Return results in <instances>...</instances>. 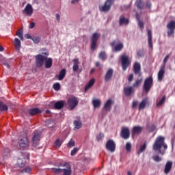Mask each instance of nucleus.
Masks as SVG:
<instances>
[{
  "label": "nucleus",
  "instance_id": "1",
  "mask_svg": "<svg viewBox=\"0 0 175 175\" xmlns=\"http://www.w3.org/2000/svg\"><path fill=\"white\" fill-rule=\"evenodd\" d=\"M162 147H163L165 150L167 148V145L165 144V137L159 136L154 142L152 148L154 151H159V154H163V152L161 150Z\"/></svg>",
  "mask_w": 175,
  "mask_h": 175
},
{
  "label": "nucleus",
  "instance_id": "2",
  "mask_svg": "<svg viewBox=\"0 0 175 175\" xmlns=\"http://www.w3.org/2000/svg\"><path fill=\"white\" fill-rule=\"evenodd\" d=\"M18 144L21 148L27 149L29 147V140L27 133L23 132L18 138Z\"/></svg>",
  "mask_w": 175,
  "mask_h": 175
},
{
  "label": "nucleus",
  "instance_id": "3",
  "mask_svg": "<svg viewBox=\"0 0 175 175\" xmlns=\"http://www.w3.org/2000/svg\"><path fill=\"white\" fill-rule=\"evenodd\" d=\"M100 37V35H99V33L97 32L94 33L92 36L90 44V49L92 51H95L96 49V46H98V40H99Z\"/></svg>",
  "mask_w": 175,
  "mask_h": 175
},
{
  "label": "nucleus",
  "instance_id": "4",
  "mask_svg": "<svg viewBox=\"0 0 175 175\" xmlns=\"http://www.w3.org/2000/svg\"><path fill=\"white\" fill-rule=\"evenodd\" d=\"M114 0H107L103 5L99 6L100 12L107 13L111 9Z\"/></svg>",
  "mask_w": 175,
  "mask_h": 175
},
{
  "label": "nucleus",
  "instance_id": "5",
  "mask_svg": "<svg viewBox=\"0 0 175 175\" xmlns=\"http://www.w3.org/2000/svg\"><path fill=\"white\" fill-rule=\"evenodd\" d=\"M152 85H153L152 76H150L145 79L144 85H143V90L145 91L146 93H148L150 90Z\"/></svg>",
  "mask_w": 175,
  "mask_h": 175
},
{
  "label": "nucleus",
  "instance_id": "6",
  "mask_svg": "<svg viewBox=\"0 0 175 175\" xmlns=\"http://www.w3.org/2000/svg\"><path fill=\"white\" fill-rule=\"evenodd\" d=\"M36 65L37 68H42L44 64V61H46V56L39 54L36 55Z\"/></svg>",
  "mask_w": 175,
  "mask_h": 175
},
{
  "label": "nucleus",
  "instance_id": "7",
  "mask_svg": "<svg viewBox=\"0 0 175 175\" xmlns=\"http://www.w3.org/2000/svg\"><path fill=\"white\" fill-rule=\"evenodd\" d=\"M111 46L113 48L114 52H120L124 48L122 42H120L119 40H114L111 43Z\"/></svg>",
  "mask_w": 175,
  "mask_h": 175
},
{
  "label": "nucleus",
  "instance_id": "8",
  "mask_svg": "<svg viewBox=\"0 0 175 175\" xmlns=\"http://www.w3.org/2000/svg\"><path fill=\"white\" fill-rule=\"evenodd\" d=\"M121 64L123 71H126L129 65L131 64V62L129 60V56L123 55L121 57Z\"/></svg>",
  "mask_w": 175,
  "mask_h": 175
},
{
  "label": "nucleus",
  "instance_id": "9",
  "mask_svg": "<svg viewBox=\"0 0 175 175\" xmlns=\"http://www.w3.org/2000/svg\"><path fill=\"white\" fill-rule=\"evenodd\" d=\"M68 105L69 107L71 109V110H73L77 105H79V99L76 98L75 96H71L68 99Z\"/></svg>",
  "mask_w": 175,
  "mask_h": 175
},
{
  "label": "nucleus",
  "instance_id": "10",
  "mask_svg": "<svg viewBox=\"0 0 175 175\" xmlns=\"http://www.w3.org/2000/svg\"><path fill=\"white\" fill-rule=\"evenodd\" d=\"M32 142L34 147H38V146H39V142H40V131L38 130L34 131Z\"/></svg>",
  "mask_w": 175,
  "mask_h": 175
},
{
  "label": "nucleus",
  "instance_id": "11",
  "mask_svg": "<svg viewBox=\"0 0 175 175\" xmlns=\"http://www.w3.org/2000/svg\"><path fill=\"white\" fill-rule=\"evenodd\" d=\"M167 37L170 38L174 33L175 30V21H171L167 25Z\"/></svg>",
  "mask_w": 175,
  "mask_h": 175
},
{
  "label": "nucleus",
  "instance_id": "12",
  "mask_svg": "<svg viewBox=\"0 0 175 175\" xmlns=\"http://www.w3.org/2000/svg\"><path fill=\"white\" fill-rule=\"evenodd\" d=\"M130 129L129 127L124 126L120 132V137L124 139H128L130 137Z\"/></svg>",
  "mask_w": 175,
  "mask_h": 175
},
{
  "label": "nucleus",
  "instance_id": "13",
  "mask_svg": "<svg viewBox=\"0 0 175 175\" xmlns=\"http://www.w3.org/2000/svg\"><path fill=\"white\" fill-rule=\"evenodd\" d=\"M107 150L113 152L116 150V144L113 139H109L105 145Z\"/></svg>",
  "mask_w": 175,
  "mask_h": 175
},
{
  "label": "nucleus",
  "instance_id": "14",
  "mask_svg": "<svg viewBox=\"0 0 175 175\" xmlns=\"http://www.w3.org/2000/svg\"><path fill=\"white\" fill-rule=\"evenodd\" d=\"M61 175H72V167L69 163H66L64 165V168L62 169Z\"/></svg>",
  "mask_w": 175,
  "mask_h": 175
},
{
  "label": "nucleus",
  "instance_id": "15",
  "mask_svg": "<svg viewBox=\"0 0 175 175\" xmlns=\"http://www.w3.org/2000/svg\"><path fill=\"white\" fill-rule=\"evenodd\" d=\"M23 14L31 17V16H32V14L33 13V8H32V5L28 3L25 9L23 10Z\"/></svg>",
  "mask_w": 175,
  "mask_h": 175
},
{
  "label": "nucleus",
  "instance_id": "16",
  "mask_svg": "<svg viewBox=\"0 0 175 175\" xmlns=\"http://www.w3.org/2000/svg\"><path fill=\"white\" fill-rule=\"evenodd\" d=\"M133 72L135 75H138V77L142 76L141 72V65L139 62H135L133 67Z\"/></svg>",
  "mask_w": 175,
  "mask_h": 175
},
{
  "label": "nucleus",
  "instance_id": "17",
  "mask_svg": "<svg viewBox=\"0 0 175 175\" xmlns=\"http://www.w3.org/2000/svg\"><path fill=\"white\" fill-rule=\"evenodd\" d=\"M113 104V101L111 98H109L105 103L103 109L105 110L107 112L111 111V105Z\"/></svg>",
  "mask_w": 175,
  "mask_h": 175
},
{
  "label": "nucleus",
  "instance_id": "18",
  "mask_svg": "<svg viewBox=\"0 0 175 175\" xmlns=\"http://www.w3.org/2000/svg\"><path fill=\"white\" fill-rule=\"evenodd\" d=\"M113 70L112 68H109L105 76V82L110 81L111 80V78L113 77Z\"/></svg>",
  "mask_w": 175,
  "mask_h": 175
},
{
  "label": "nucleus",
  "instance_id": "19",
  "mask_svg": "<svg viewBox=\"0 0 175 175\" xmlns=\"http://www.w3.org/2000/svg\"><path fill=\"white\" fill-rule=\"evenodd\" d=\"M165 65L161 66L159 72H158V81H161L165 75Z\"/></svg>",
  "mask_w": 175,
  "mask_h": 175
},
{
  "label": "nucleus",
  "instance_id": "20",
  "mask_svg": "<svg viewBox=\"0 0 175 175\" xmlns=\"http://www.w3.org/2000/svg\"><path fill=\"white\" fill-rule=\"evenodd\" d=\"M172 165L173 163L172 161H167L164 168V173L165 174H168L170 172L172 168Z\"/></svg>",
  "mask_w": 175,
  "mask_h": 175
},
{
  "label": "nucleus",
  "instance_id": "21",
  "mask_svg": "<svg viewBox=\"0 0 175 175\" xmlns=\"http://www.w3.org/2000/svg\"><path fill=\"white\" fill-rule=\"evenodd\" d=\"M30 116H36V114H40L42 113V110L39 108H31L28 110Z\"/></svg>",
  "mask_w": 175,
  "mask_h": 175
},
{
  "label": "nucleus",
  "instance_id": "22",
  "mask_svg": "<svg viewBox=\"0 0 175 175\" xmlns=\"http://www.w3.org/2000/svg\"><path fill=\"white\" fill-rule=\"evenodd\" d=\"M124 92L126 96H130L133 92V88L132 86L124 88Z\"/></svg>",
  "mask_w": 175,
  "mask_h": 175
},
{
  "label": "nucleus",
  "instance_id": "23",
  "mask_svg": "<svg viewBox=\"0 0 175 175\" xmlns=\"http://www.w3.org/2000/svg\"><path fill=\"white\" fill-rule=\"evenodd\" d=\"M142 130H143V127L141 126H133L132 129V135L141 133Z\"/></svg>",
  "mask_w": 175,
  "mask_h": 175
},
{
  "label": "nucleus",
  "instance_id": "24",
  "mask_svg": "<svg viewBox=\"0 0 175 175\" xmlns=\"http://www.w3.org/2000/svg\"><path fill=\"white\" fill-rule=\"evenodd\" d=\"M46 69H50L53 66V59L51 57L47 58L44 60Z\"/></svg>",
  "mask_w": 175,
  "mask_h": 175
},
{
  "label": "nucleus",
  "instance_id": "25",
  "mask_svg": "<svg viewBox=\"0 0 175 175\" xmlns=\"http://www.w3.org/2000/svg\"><path fill=\"white\" fill-rule=\"evenodd\" d=\"M148 46L149 49H152V35L150 29H148Z\"/></svg>",
  "mask_w": 175,
  "mask_h": 175
},
{
  "label": "nucleus",
  "instance_id": "26",
  "mask_svg": "<svg viewBox=\"0 0 175 175\" xmlns=\"http://www.w3.org/2000/svg\"><path fill=\"white\" fill-rule=\"evenodd\" d=\"M64 105H65V102H64V100H60L55 103L54 107L55 109L60 110V109H62Z\"/></svg>",
  "mask_w": 175,
  "mask_h": 175
},
{
  "label": "nucleus",
  "instance_id": "27",
  "mask_svg": "<svg viewBox=\"0 0 175 175\" xmlns=\"http://www.w3.org/2000/svg\"><path fill=\"white\" fill-rule=\"evenodd\" d=\"M148 100L147 98H144L142 102L139 103V110H143L146 107L147 105Z\"/></svg>",
  "mask_w": 175,
  "mask_h": 175
},
{
  "label": "nucleus",
  "instance_id": "28",
  "mask_svg": "<svg viewBox=\"0 0 175 175\" xmlns=\"http://www.w3.org/2000/svg\"><path fill=\"white\" fill-rule=\"evenodd\" d=\"M79 70V59H74L72 70L73 72H77V70Z\"/></svg>",
  "mask_w": 175,
  "mask_h": 175
},
{
  "label": "nucleus",
  "instance_id": "29",
  "mask_svg": "<svg viewBox=\"0 0 175 175\" xmlns=\"http://www.w3.org/2000/svg\"><path fill=\"white\" fill-rule=\"evenodd\" d=\"M66 75V69L63 68L59 74L58 76V80L61 81V80H64V78L65 77V76Z\"/></svg>",
  "mask_w": 175,
  "mask_h": 175
},
{
  "label": "nucleus",
  "instance_id": "30",
  "mask_svg": "<svg viewBox=\"0 0 175 175\" xmlns=\"http://www.w3.org/2000/svg\"><path fill=\"white\" fill-rule=\"evenodd\" d=\"M135 5L139 10H142L144 9V3L142 0H136Z\"/></svg>",
  "mask_w": 175,
  "mask_h": 175
},
{
  "label": "nucleus",
  "instance_id": "31",
  "mask_svg": "<svg viewBox=\"0 0 175 175\" xmlns=\"http://www.w3.org/2000/svg\"><path fill=\"white\" fill-rule=\"evenodd\" d=\"M14 46L16 47V51H18L21 47V42L18 38H15L14 39Z\"/></svg>",
  "mask_w": 175,
  "mask_h": 175
},
{
  "label": "nucleus",
  "instance_id": "32",
  "mask_svg": "<svg viewBox=\"0 0 175 175\" xmlns=\"http://www.w3.org/2000/svg\"><path fill=\"white\" fill-rule=\"evenodd\" d=\"M129 23V21L128 18H126L125 17L122 16L120 18L119 21V24L120 26H122L123 24L127 25Z\"/></svg>",
  "mask_w": 175,
  "mask_h": 175
},
{
  "label": "nucleus",
  "instance_id": "33",
  "mask_svg": "<svg viewBox=\"0 0 175 175\" xmlns=\"http://www.w3.org/2000/svg\"><path fill=\"white\" fill-rule=\"evenodd\" d=\"M93 106L94 108H99L100 107V105L102 103L100 102V100L99 99H94L92 100Z\"/></svg>",
  "mask_w": 175,
  "mask_h": 175
},
{
  "label": "nucleus",
  "instance_id": "34",
  "mask_svg": "<svg viewBox=\"0 0 175 175\" xmlns=\"http://www.w3.org/2000/svg\"><path fill=\"white\" fill-rule=\"evenodd\" d=\"M25 159H18L17 165L19 167H24L25 166Z\"/></svg>",
  "mask_w": 175,
  "mask_h": 175
},
{
  "label": "nucleus",
  "instance_id": "35",
  "mask_svg": "<svg viewBox=\"0 0 175 175\" xmlns=\"http://www.w3.org/2000/svg\"><path fill=\"white\" fill-rule=\"evenodd\" d=\"M146 148V142H144L143 145H141L139 147V150L137 151V154L139 155L142 152H143Z\"/></svg>",
  "mask_w": 175,
  "mask_h": 175
},
{
  "label": "nucleus",
  "instance_id": "36",
  "mask_svg": "<svg viewBox=\"0 0 175 175\" xmlns=\"http://www.w3.org/2000/svg\"><path fill=\"white\" fill-rule=\"evenodd\" d=\"M74 125L76 129H80V128H81V122L80 120H75Z\"/></svg>",
  "mask_w": 175,
  "mask_h": 175
},
{
  "label": "nucleus",
  "instance_id": "37",
  "mask_svg": "<svg viewBox=\"0 0 175 175\" xmlns=\"http://www.w3.org/2000/svg\"><path fill=\"white\" fill-rule=\"evenodd\" d=\"M105 138V134L103 133H100L96 135L97 142H101Z\"/></svg>",
  "mask_w": 175,
  "mask_h": 175
},
{
  "label": "nucleus",
  "instance_id": "38",
  "mask_svg": "<svg viewBox=\"0 0 175 175\" xmlns=\"http://www.w3.org/2000/svg\"><path fill=\"white\" fill-rule=\"evenodd\" d=\"M142 81V79L136 80V81L133 83V88H139V86L140 85Z\"/></svg>",
  "mask_w": 175,
  "mask_h": 175
},
{
  "label": "nucleus",
  "instance_id": "39",
  "mask_svg": "<svg viewBox=\"0 0 175 175\" xmlns=\"http://www.w3.org/2000/svg\"><path fill=\"white\" fill-rule=\"evenodd\" d=\"M0 110L1 111H6L8 110V106L1 101H0Z\"/></svg>",
  "mask_w": 175,
  "mask_h": 175
},
{
  "label": "nucleus",
  "instance_id": "40",
  "mask_svg": "<svg viewBox=\"0 0 175 175\" xmlns=\"http://www.w3.org/2000/svg\"><path fill=\"white\" fill-rule=\"evenodd\" d=\"M94 85H95V79L94 78H92L88 82V89L92 88Z\"/></svg>",
  "mask_w": 175,
  "mask_h": 175
},
{
  "label": "nucleus",
  "instance_id": "41",
  "mask_svg": "<svg viewBox=\"0 0 175 175\" xmlns=\"http://www.w3.org/2000/svg\"><path fill=\"white\" fill-rule=\"evenodd\" d=\"M99 58L103 61H105L107 57L106 56V53L105 51H102L99 54Z\"/></svg>",
  "mask_w": 175,
  "mask_h": 175
},
{
  "label": "nucleus",
  "instance_id": "42",
  "mask_svg": "<svg viewBox=\"0 0 175 175\" xmlns=\"http://www.w3.org/2000/svg\"><path fill=\"white\" fill-rule=\"evenodd\" d=\"M51 170L55 174H59V173H62V169L60 168H52Z\"/></svg>",
  "mask_w": 175,
  "mask_h": 175
},
{
  "label": "nucleus",
  "instance_id": "43",
  "mask_svg": "<svg viewBox=\"0 0 175 175\" xmlns=\"http://www.w3.org/2000/svg\"><path fill=\"white\" fill-rule=\"evenodd\" d=\"M17 36L20 38L21 40H24V37L23 36V31L22 30H18L16 32Z\"/></svg>",
  "mask_w": 175,
  "mask_h": 175
},
{
  "label": "nucleus",
  "instance_id": "44",
  "mask_svg": "<svg viewBox=\"0 0 175 175\" xmlns=\"http://www.w3.org/2000/svg\"><path fill=\"white\" fill-rule=\"evenodd\" d=\"M53 89L55 91H59L61 90V85L58 83H56L53 85Z\"/></svg>",
  "mask_w": 175,
  "mask_h": 175
},
{
  "label": "nucleus",
  "instance_id": "45",
  "mask_svg": "<svg viewBox=\"0 0 175 175\" xmlns=\"http://www.w3.org/2000/svg\"><path fill=\"white\" fill-rule=\"evenodd\" d=\"M165 101V96H163L162 98L159 100V102L157 104V107H161Z\"/></svg>",
  "mask_w": 175,
  "mask_h": 175
},
{
  "label": "nucleus",
  "instance_id": "46",
  "mask_svg": "<svg viewBox=\"0 0 175 175\" xmlns=\"http://www.w3.org/2000/svg\"><path fill=\"white\" fill-rule=\"evenodd\" d=\"M10 153V150L8 148L3 150V155H4V157H8V155H9Z\"/></svg>",
  "mask_w": 175,
  "mask_h": 175
},
{
  "label": "nucleus",
  "instance_id": "47",
  "mask_svg": "<svg viewBox=\"0 0 175 175\" xmlns=\"http://www.w3.org/2000/svg\"><path fill=\"white\" fill-rule=\"evenodd\" d=\"M61 144H62V142L59 139H57L55 142V147L59 148L61 147Z\"/></svg>",
  "mask_w": 175,
  "mask_h": 175
},
{
  "label": "nucleus",
  "instance_id": "48",
  "mask_svg": "<svg viewBox=\"0 0 175 175\" xmlns=\"http://www.w3.org/2000/svg\"><path fill=\"white\" fill-rule=\"evenodd\" d=\"M126 150L127 152H131V144L130 142L126 144Z\"/></svg>",
  "mask_w": 175,
  "mask_h": 175
},
{
  "label": "nucleus",
  "instance_id": "49",
  "mask_svg": "<svg viewBox=\"0 0 175 175\" xmlns=\"http://www.w3.org/2000/svg\"><path fill=\"white\" fill-rule=\"evenodd\" d=\"M138 26L139 27L140 29L142 31L144 28V24L143 21H138Z\"/></svg>",
  "mask_w": 175,
  "mask_h": 175
},
{
  "label": "nucleus",
  "instance_id": "50",
  "mask_svg": "<svg viewBox=\"0 0 175 175\" xmlns=\"http://www.w3.org/2000/svg\"><path fill=\"white\" fill-rule=\"evenodd\" d=\"M73 146H75V141H73V139H70L67 145V147H68V148H70V147Z\"/></svg>",
  "mask_w": 175,
  "mask_h": 175
},
{
  "label": "nucleus",
  "instance_id": "51",
  "mask_svg": "<svg viewBox=\"0 0 175 175\" xmlns=\"http://www.w3.org/2000/svg\"><path fill=\"white\" fill-rule=\"evenodd\" d=\"M152 158L156 162H160L162 160V159L158 155L153 156Z\"/></svg>",
  "mask_w": 175,
  "mask_h": 175
},
{
  "label": "nucleus",
  "instance_id": "52",
  "mask_svg": "<svg viewBox=\"0 0 175 175\" xmlns=\"http://www.w3.org/2000/svg\"><path fill=\"white\" fill-rule=\"evenodd\" d=\"M77 151H79V148H74V149L71 151L72 157H73V155H76V154H77Z\"/></svg>",
  "mask_w": 175,
  "mask_h": 175
},
{
  "label": "nucleus",
  "instance_id": "53",
  "mask_svg": "<svg viewBox=\"0 0 175 175\" xmlns=\"http://www.w3.org/2000/svg\"><path fill=\"white\" fill-rule=\"evenodd\" d=\"M31 40L35 43H39L40 42V38L39 37H34V38H31Z\"/></svg>",
  "mask_w": 175,
  "mask_h": 175
},
{
  "label": "nucleus",
  "instance_id": "54",
  "mask_svg": "<svg viewBox=\"0 0 175 175\" xmlns=\"http://www.w3.org/2000/svg\"><path fill=\"white\" fill-rule=\"evenodd\" d=\"M146 7L148 8V10H150L152 4L150 3V0H146Z\"/></svg>",
  "mask_w": 175,
  "mask_h": 175
},
{
  "label": "nucleus",
  "instance_id": "55",
  "mask_svg": "<svg viewBox=\"0 0 175 175\" xmlns=\"http://www.w3.org/2000/svg\"><path fill=\"white\" fill-rule=\"evenodd\" d=\"M169 57H170V55H167L165 57L164 59H163V66H165V65H166V63H167V62Z\"/></svg>",
  "mask_w": 175,
  "mask_h": 175
},
{
  "label": "nucleus",
  "instance_id": "56",
  "mask_svg": "<svg viewBox=\"0 0 175 175\" xmlns=\"http://www.w3.org/2000/svg\"><path fill=\"white\" fill-rule=\"evenodd\" d=\"M138 105V102L137 100H133L132 104V108L135 109Z\"/></svg>",
  "mask_w": 175,
  "mask_h": 175
},
{
  "label": "nucleus",
  "instance_id": "57",
  "mask_svg": "<svg viewBox=\"0 0 175 175\" xmlns=\"http://www.w3.org/2000/svg\"><path fill=\"white\" fill-rule=\"evenodd\" d=\"M133 79V74L131 73L129 75V77H128V81L129 82H131Z\"/></svg>",
  "mask_w": 175,
  "mask_h": 175
},
{
  "label": "nucleus",
  "instance_id": "58",
  "mask_svg": "<svg viewBox=\"0 0 175 175\" xmlns=\"http://www.w3.org/2000/svg\"><path fill=\"white\" fill-rule=\"evenodd\" d=\"M22 172H25V173H29L31 172V167H27L25 170H23Z\"/></svg>",
  "mask_w": 175,
  "mask_h": 175
},
{
  "label": "nucleus",
  "instance_id": "59",
  "mask_svg": "<svg viewBox=\"0 0 175 175\" xmlns=\"http://www.w3.org/2000/svg\"><path fill=\"white\" fill-rule=\"evenodd\" d=\"M79 2H80V0H72L71 1L72 5H77V3H79Z\"/></svg>",
  "mask_w": 175,
  "mask_h": 175
},
{
  "label": "nucleus",
  "instance_id": "60",
  "mask_svg": "<svg viewBox=\"0 0 175 175\" xmlns=\"http://www.w3.org/2000/svg\"><path fill=\"white\" fill-rule=\"evenodd\" d=\"M34 27H35V23L31 22V23H30V25H29V28H30V29H32L33 28H34Z\"/></svg>",
  "mask_w": 175,
  "mask_h": 175
},
{
  "label": "nucleus",
  "instance_id": "61",
  "mask_svg": "<svg viewBox=\"0 0 175 175\" xmlns=\"http://www.w3.org/2000/svg\"><path fill=\"white\" fill-rule=\"evenodd\" d=\"M25 38H26V39H32V38L31 37V35L29 34H25Z\"/></svg>",
  "mask_w": 175,
  "mask_h": 175
},
{
  "label": "nucleus",
  "instance_id": "62",
  "mask_svg": "<svg viewBox=\"0 0 175 175\" xmlns=\"http://www.w3.org/2000/svg\"><path fill=\"white\" fill-rule=\"evenodd\" d=\"M4 66H6L8 69L10 68V66H9V64L8 63H3Z\"/></svg>",
  "mask_w": 175,
  "mask_h": 175
},
{
  "label": "nucleus",
  "instance_id": "63",
  "mask_svg": "<svg viewBox=\"0 0 175 175\" xmlns=\"http://www.w3.org/2000/svg\"><path fill=\"white\" fill-rule=\"evenodd\" d=\"M99 66H100V62H96V67H99Z\"/></svg>",
  "mask_w": 175,
  "mask_h": 175
},
{
  "label": "nucleus",
  "instance_id": "64",
  "mask_svg": "<svg viewBox=\"0 0 175 175\" xmlns=\"http://www.w3.org/2000/svg\"><path fill=\"white\" fill-rule=\"evenodd\" d=\"M55 17H56L57 21H59V14H56Z\"/></svg>",
  "mask_w": 175,
  "mask_h": 175
}]
</instances>
